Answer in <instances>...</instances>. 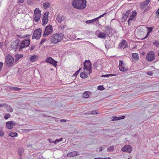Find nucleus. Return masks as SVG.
Returning <instances> with one entry per match:
<instances>
[{"mask_svg":"<svg viewBox=\"0 0 159 159\" xmlns=\"http://www.w3.org/2000/svg\"><path fill=\"white\" fill-rule=\"evenodd\" d=\"M73 7L79 9H83L86 6V1L85 0H74L72 2Z\"/></svg>","mask_w":159,"mask_h":159,"instance_id":"f257e3e1","label":"nucleus"},{"mask_svg":"<svg viewBox=\"0 0 159 159\" xmlns=\"http://www.w3.org/2000/svg\"><path fill=\"white\" fill-rule=\"evenodd\" d=\"M64 37V35L63 34H56L50 36V41L52 43H56L60 42Z\"/></svg>","mask_w":159,"mask_h":159,"instance_id":"f03ea898","label":"nucleus"},{"mask_svg":"<svg viewBox=\"0 0 159 159\" xmlns=\"http://www.w3.org/2000/svg\"><path fill=\"white\" fill-rule=\"evenodd\" d=\"M42 30L40 28H39L35 30L32 36L33 39H39L41 36L42 33Z\"/></svg>","mask_w":159,"mask_h":159,"instance_id":"7ed1b4c3","label":"nucleus"},{"mask_svg":"<svg viewBox=\"0 0 159 159\" xmlns=\"http://www.w3.org/2000/svg\"><path fill=\"white\" fill-rule=\"evenodd\" d=\"M5 59L6 65L8 66H12L14 61L13 57L11 55H8L6 56Z\"/></svg>","mask_w":159,"mask_h":159,"instance_id":"20e7f679","label":"nucleus"},{"mask_svg":"<svg viewBox=\"0 0 159 159\" xmlns=\"http://www.w3.org/2000/svg\"><path fill=\"white\" fill-rule=\"evenodd\" d=\"M52 31V26L50 25H48L46 27L43 36L44 37H47L51 34Z\"/></svg>","mask_w":159,"mask_h":159,"instance_id":"39448f33","label":"nucleus"},{"mask_svg":"<svg viewBox=\"0 0 159 159\" xmlns=\"http://www.w3.org/2000/svg\"><path fill=\"white\" fill-rule=\"evenodd\" d=\"M34 20L38 22L40 19L41 14V11L38 8H36L34 11Z\"/></svg>","mask_w":159,"mask_h":159,"instance_id":"423d86ee","label":"nucleus"},{"mask_svg":"<svg viewBox=\"0 0 159 159\" xmlns=\"http://www.w3.org/2000/svg\"><path fill=\"white\" fill-rule=\"evenodd\" d=\"M30 41L29 39L22 41L20 45L19 50L21 51L24 48L28 47L30 44Z\"/></svg>","mask_w":159,"mask_h":159,"instance_id":"0eeeda50","label":"nucleus"},{"mask_svg":"<svg viewBox=\"0 0 159 159\" xmlns=\"http://www.w3.org/2000/svg\"><path fill=\"white\" fill-rule=\"evenodd\" d=\"M155 57L154 52L152 51H149L146 56V59L148 61L154 60Z\"/></svg>","mask_w":159,"mask_h":159,"instance_id":"6e6552de","label":"nucleus"},{"mask_svg":"<svg viewBox=\"0 0 159 159\" xmlns=\"http://www.w3.org/2000/svg\"><path fill=\"white\" fill-rule=\"evenodd\" d=\"M84 70H86L88 71H92L91 69L92 68L91 65V62L89 60H86L84 63Z\"/></svg>","mask_w":159,"mask_h":159,"instance_id":"1a4fd4ad","label":"nucleus"},{"mask_svg":"<svg viewBox=\"0 0 159 159\" xmlns=\"http://www.w3.org/2000/svg\"><path fill=\"white\" fill-rule=\"evenodd\" d=\"M133 150L132 147L129 145H126L121 148V150L123 152H126L131 153Z\"/></svg>","mask_w":159,"mask_h":159,"instance_id":"9d476101","label":"nucleus"},{"mask_svg":"<svg viewBox=\"0 0 159 159\" xmlns=\"http://www.w3.org/2000/svg\"><path fill=\"white\" fill-rule=\"evenodd\" d=\"M49 13L48 12H45L42 18V25H46L48 22V15Z\"/></svg>","mask_w":159,"mask_h":159,"instance_id":"9b49d317","label":"nucleus"},{"mask_svg":"<svg viewBox=\"0 0 159 159\" xmlns=\"http://www.w3.org/2000/svg\"><path fill=\"white\" fill-rule=\"evenodd\" d=\"M46 61L47 63L52 64L55 67L57 66V61H55L51 57L47 58L46 60Z\"/></svg>","mask_w":159,"mask_h":159,"instance_id":"f8f14e48","label":"nucleus"},{"mask_svg":"<svg viewBox=\"0 0 159 159\" xmlns=\"http://www.w3.org/2000/svg\"><path fill=\"white\" fill-rule=\"evenodd\" d=\"M107 14V13H105L103 14L100 15L98 17L96 18L95 19H93L92 20H87L85 21V23L86 24H93V23L95 21L97 20L98 19L100 18L101 17H102L104 16L105 15Z\"/></svg>","mask_w":159,"mask_h":159,"instance_id":"ddd939ff","label":"nucleus"},{"mask_svg":"<svg viewBox=\"0 0 159 159\" xmlns=\"http://www.w3.org/2000/svg\"><path fill=\"white\" fill-rule=\"evenodd\" d=\"M16 125L13 121H10L6 123V125L7 128L11 129H12L13 125Z\"/></svg>","mask_w":159,"mask_h":159,"instance_id":"4468645a","label":"nucleus"},{"mask_svg":"<svg viewBox=\"0 0 159 159\" xmlns=\"http://www.w3.org/2000/svg\"><path fill=\"white\" fill-rule=\"evenodd\" d=\"M108 31L107 30H105L104 32H100L99 33L98 37L101 39H105L106 37V35H108Z\"/></svg>","mask_w":159,"mask_h":159,"instance_id":"2eb2a0df","label":"nucleus"},{"mask_svg":"<svg viewBox=\"0 0 159 159\" xmlns=\"http://www.w3.org/2000/svg\"><path fill=\"white\" fill-rule=\"evenodd\" d=\"M91 72L92 71H87V72L84 71L80 74V77L82 78H85L88 77L89 75Z\"/></svg>","mask_w":159,"mask_h":159,"instance_id":"dca6fc26","label":"nucleus"},{"mask_svg":"<svg viewBox=\"0 0 159 159\" xmlns=\"http://www.w3.org/2000/svg\"><path fill=\"white\" fill-rule=\"evenodd\" d=\"M149 2V0H146L143 3H141L140 4V8L142 9H144L146 7L148 6Z\"/></svg>","mask_w":159,"mask_h":159,"instance_id":"f3484780","label":"nucleus"},{"mask_svg":"<svg viewBox=\"0 0 159 159\" xmlns=\"http://www.w3.org/2000/svg\"><path fill=\"white\" fill-rule=\"evenodd\" d=\"M65 19V17L61 15H58L56 17V20L59 23H60Z\"/></svg>","mask_w":159,"mask_h":159,"instance_id":"a211bd4d","label":"nucleus"},{"mask_svg":"<svg viewBox=\"0 0 159 159\" xmlns=\"http://www.w3.org/2000/svg\"><path fill=\"white\" fill-rule=\"evenodd\" d=\"M128 47L127 42L125 40H123L119 45V47L120 48L123 47L124 48Z\"/></svg>","mask_w":159,"mask_h":159,"instance_id":"6ab92c4d","label":"nucleus"},{"mask_svg":"<svg viewBox=\"0 0 159 159\" xmlns=\"http://www.w3.org/2000/svg\"><path fill=\"white\" fill-rule=\"evenodd\" d=\"M77 154V152L73 151L68 153L67 154V156L68 157H71L76 156Z\"/></svg>","mask_w":159,"mask_h":159,"instance_id":"aec40b11","label":"nucleus"},{"mask_svg":"<svg viewBox=\"0 0 159 159\" xmlns=\"http://www.w3.org/2000/svg\"><path fill=\"white\" fill-rule=\"evenodd\" d=\"M139 56L138 54L137 53H133L132 54V60L133 61H136L138 60Z\"/></svg>","mask_w":159,"mask_h":159,"instance_id":"412c9836","label":"nucleus"},{"mask_svg":"<svg viewBox=\"0 0 159 159\" xmlns=\"http://www.w3.org/2000/svg\"><path fill=\"white\" fill-rule=\"evenodd\" d=\"M50 3L49 2H46L43 3V6L45 9H47L50 7Z\"/></svg>","mask_w":159,"mask_h":159,"instance_id":"4be33fe9","label":"nucleus"},{"mask_svg":"<svg viewBox=\"0 0 159 159\" xmlns=\"http://www.w3.org/2000/svg\"><path fill=\"white\" fill-rule=\"evenodd\" d=\"M24 152V150L23 149L21 148H20L18 149V153H19V155L20 156V157L21 159H22L21 158V156L22 155L23 153Z\"/></svg>","mask_w":159,"mask_h":159,"instance_id":"5701e85b","label":"nucleus"},{"mask_svg":"<svg viewBox=\"0 0 159 159\" xmlns=\"http://www.w3.org/2000/svg\"><path fill=\"white\" fill-rule=\"evenodd\" d=\"M38 58V56L36 55L32 56L30 57V60L32 62H35Z\"/></svg>","mask_w":159,"mask_h":159,"instance_id":"b1692460","label":"nucleus"},{"mask_svg":"<svg viewBox=\"0 0 159 159\" xmlns=\"http://www.w3.org/2000/svg\"><path fill=\"white\" fill-rule=\"evenodd\" d=\"M119 67L120 70L121 71H125L127 70L124 67V65H119Z\"/></svg>","mask_w":159,"mask_h":159,"instance_id":"393cba45","label":"nucleus"},{"mask_svg":"<svg viewBox=\"0 0 159 159\" xmlns=\"http://www.w3.org/2000/svg\"><path fill=\"white\" fill-rule=\"evenodd\" d=\"M15 43L16 44V48H17V47L20 44V40L19 39H17L15 41Z\"/></svg>","mask_w":159,"mask_h":159,"instance_id":"a878e982","label":"nucleus"},{"mask_svg":"<svg viewBox=\"0 0 159 159\" xmlns=\"http://www.w3.org/2000/svg\"><path fill=\"white\" fill-rule=\"evenodd\" d=\"M21 57V55L19 54H16L15 56V61L16 62H17Z\"/></svg>","mask_w":159,"mask_h":159,"instance_id":"bb28decb","label":"nucleus"},{"mask_svg":"<svg viewBox=\"0 0 159 159\" xmlns=\"http://www.w3.org/2000/svg\"><path fill=\"white\" fill-rule=\"evenodd\" d=\"M114 150V147L113 146H111L107 148V151L108 152H113Z\"/></svg>","mask_w":159,"mask_h":159,"instance_id":"cd10ccee","label":"nucleus"},{"mask_svg":"<svg viewBox=\"0 0 159 159\" xmlns=\"http://www.w3.org/2000/svg\"><path fill=\"white\" fill-rule=\"evenodd\" d=\"M88 93L89 92L88 91L85 92L83 94V98H88L89 97V95Z\"/></svg>","mask_w":159,"mask_h":159,"instance_id":"c85d7f7f","label":"nucleus"},{"mask_svg":"<svg viewBox=\"0 0 159 159\" xmlns=\"http://www.w3.org/2000/svg\"><path fill=\"white\" fill-rule=\"evenodd\" d=\"M6 107H7V109L8 111H9L10 112H12L13 111V109L10 106L7 104Z\"/></svg>","mask_w":159,"mask_h":159,"instance_id":"c756f323","label":"nucleus"},{"mask_svg":"<svg viewBox=\"0 0 159 159\" xmlns=\"http://www.w3.org/2000/svg\"><path fill=\"white\" fill-rule=\"evenodd\" d=\"M10 89L15 91H19L21 90V88L16 87H11Z\"/></svg>","mask_w":159,"mask_h":159,"instance_id":"7c9ffc66","label":"nucleus"},{"mask_svg":"<svg viewBox=\"0 0 159 159\" xmlns=\"http://www.w3.org/2000/svg\"><path fill=\"white\" fill-rule=\"evenodd\" d=\"M18 134L16 132H11L10 134L9 135L11 137H14L17 136Z\"/></svg>","mask_w":159,"mask_h":159,"instance_id":"2f4dec72","label":"nucleus"},{"mask_svg":"<svg viewBox=\"0 0 159 159\" xmlns=\"http://www.w3.org/2000/svg\"><path fill=\"white\" fill-rule=\"evenodd\" d=\"M11 116V115L9 113L6 114L4 116V118L5 119H7L9 118Z\"/></svg>","mask_w":159,"mask_h":159,"instance_id":"473e14b6","label":"nucleus"},{"mask_svg":"<svg viewBox=\"0 0 159 159\" xmlns=\"http://www.w3.org/2000/svg\"><path fill=\"white\" fill-rule=\"evenodd\" d=\"M132 15H131V17H132V18H134L136 16V12L135 11H133L132 13Z\"/></svg>","mask_w":159,"mask_h":159,"instance_id":"72a5a7b5","label":"nucleus"},{"mask_svg":"<svg viewBox=\"0 0 159 159\" xmlns=\"http://www.w3.org/2000/svg\"><path fill=\"white\" fill-rule=\"evenodd\" d=\"M105 28L106 29V30H107L108 31V33L109 34L110 33L109 32L111 30L110 27L108 26H105Z\"/></svg>","mask_w":159,"mask_h":159,"instance_id":"f704fd0d","label":"nucleus"},{"mask_svg":"<svg viewBox=\"0 0 159 159\" xmlns=\"http://www.w3.org/2000/svg\"><path fill=\"white\" fill-rule=\"evenodd\" d=\"M62 139V138H61L60 139H57L55 141H54V143L55 144H57L59 142L61 141Z\"/></svg>","mask_w":159,"mask_h":159,"instance_id":"c9c22d12","label":"nucleus"},{"mask_svg":"<svg viewBox=\"0 0 159 159\" xmlns=\"http://www.w3.org/2000/svg\"><path fill=\"white\" fill-rule=\"evenodd\" d=\"M159 44V42L157 41H156L153 42V44L156 46L157 47H158V45Z\"/></svg>","mask_w":159,"mask_h":159,"instance_id":"e433bc0d","label":"nucleus"},{"mask_svg":"<svg viewBox=\"0 0 159 159\" xmlns=\"http://www.w3.org/2000/svg\"><path fill=\"white\" fill-rule=\"evenodd\" d=\"M120 120V119L119 117H117L116 116H114L113 117V119L112 120V121L114 120Z\"/></svg>","mask_w":159,"mask_h":159,"instance_id":"4c0bfd02","label":"nucleus"},{"mask_svg":"<svg viewBox=\"0 0 159 159\" xmlns=\"http://www.w3.org/2000/svg\"><path fill=\"white\" fill-rule=\"evenodd\" d=\"M98 90H102L104 89L103 86L102 85H99L98 87Z\"/></svg>","mask_w":159,"mask_h":159,"instance_id":"58836bf2","label":"nucleus"},{"mask_svg":"<svg viewBox=\"0 0 159 159\" xmlns=\"http://www.w3.org/2000/svg\"><path fill=\"white\" fill-rule=\"evenodd\" d=\"M116 75H113V74H107L104 75H102V77H109L111 76H115Z\"/></svg>","mask_w":159,"mask_h":159,"instance_id":"ea45409f","label":"nucleus"},{"mask_svg":"<svg viewBox=\"0 0 159 159\" xmlns=\"http://www.w3.org/2000/svg\"><path fill=\"white\" fill-rule=\"evenodd\" d=\"M27 3L29 5H31L33 4V2L31 0H28L27 1Z\"/></svg>","mask_w":159,"mask_h":159,"instance_id":"a19ab883","label":"nucleus"},{"mask_svg":"<svg viewBox=\"0 0 159 159\" xmlns=\"http://www.w3.org/2000/svg\"><path fill=\"white\" fill-rule=\"evenodd\" d=\"M128 16L127 15H126L125 14L124 15L123 17L122 18V19H124V21L126 20L128 17Z\"/></svg>","mask_w":159,"mask_h":159,"instance_id":"79ce46f5","label":"nucleus"},{"mask_svg":"<svg viewBox=\"0 0 159 159\" xmlns=\"http://www.w3.org/2000/svg\"><path fill=\"white\" fill-rule=\"evenodd\" d=\"M17 3L19 4L23 3L24 2V0H17Z\"/></svg>","mask_w":159,"mask_h":159,"instance_id":"37998d69","label":"nucleus"},{"mask_svg":"<svg viewBox=\"0 0 159 159\" xmlns=\"http://www.w3.org/2000/svg\"><path fill=\"white\" fill-rule=\"evenodd\" d=\"M6 105H7V104L6 103L1 104H0V108L2 107H6Z\"/></svg>","mask_w":159,"mask_h":159,"instance_id":"c03bdc74","label":"nucleus"},{"mask_svg":"<svg viewBox=\"0 0 159 159\" xmlns=\"http://www.w3.org/2000/svg\"><path fill=\"white\" fill-rule=\"evenodd\" d=\"M131 10H128L127 12H126V13L125 14L126 15L128 16L129 15V14L130 13V12H131Z\"/></svg>","mask_w":159,"mask_h":159,"instance_id":"a18cd8bd","label":"nucleus"},{"mask_svg":"<svg viewBox=\"0 0 159 159\" xmlns=\"http://www.w3.org/2000/svg\"><path fill=\"white\" fill-rule=\"evenodd\" d=\"M46 38H43L42 40L41 41V42H40V44H41L42 43H43L44 42H45V41H46Z\"/></svg>","mask_w":159,"mask_h":159,"instance_id":"49530a36","label":"nucleus"},{"mask_svg":"<svg viewBox=\"0 0 159 159\" xmlns=\"http://www.w3.org/2000/svg\"><path fill=\"white\" fill-rule=\"evenodd\" d=\"M148 31L149 32H151L153 30V28L152 27H147Z\"/></svg>","mask_w":159,"mask_h":159,"instance_id":"de8ad7c7","label":"nucleus"},{"mask_svg":"<svg viewBox=\"0 0 159 159\" xmlns=\"http://www.w3.org/2000/svg\"><path fill=\"white\" fill-rule=\"evenodd\" d=\"M4 135V132L2 130H0V136H3Z\"/></svg>","mask_w":159,"mask_h":159,"instance_id":"09e8293b","label":"nucleus"},{"mask_svg":"<svg viewBox=\"0 0 159 159\" xmlns=\"http://www.w3.org/2000/svg\"><path fill=\"white\" fill-rule=\"evenodd\" d=\"M147 75H153V73L152 71H148L147 73Z\"/></svg>","mask_w":159,"mask_h":159,"instance_id":"8fccbe9b","label":"nucleus"},{"mask_svg":"<svg viewBox=\"0 0 159 159\" xmlns=\"http://www.w3.org/2000/svg\"><path fill=\"white\" fill-rule=\"evenodd\" d=\"M133 18H132V17H131V16H130V17L129 18L128 20V22L129 24V23H130V21L132 20Z\"/></svg>","mask_w":159,"mask_h":159,"instance_id":"3c124183","label":"nucleus"},{"mask_svg":"<svg viewBox=\"0 0 159 159\" xmlns=\"http://www.w3.org/2000/svg\"><path fill=\"white\" fill-rule=\"evenodd\" d=\"M35 45H32L30 48V51H32V50H33L34 48H35Z\"/></svg>","mask_w":159,"mask_h":159,"instance_id":"603ef678","label":"nucleus"},{"mask_svg":"<svg viewBox=\"0 0 159 159\" xmlns=\"http://www.w3.org/2000/svg\"><path fill=\"white\" fill-rule=\"evenodd\" d=\"M3 65V63L2 62H0V70H1L2 68Z\"/></svg>","mask_w":159,"mask_h":159,"instance_id":"864d4df0","label":"nucleus"},{"mask_svg":"<svg viewBox=\"0 0 159 159\" xmlns=\"http://www.w3.org/2000/svg\"><path fill=\"white\" fill-rule=\"evenodd\" d=\"M124 65V63H123V62L122 61H120L119 62V65Z\"/></svg>","mask_w":159,"mask_h":159,"instance_id":"5fc2aeb1","label":"nucleus"},{"mask_svg":"<svg viewBox=\"0 0 159 159\" xmlns=\"http://www.w3.org/2000/svg\"><path fill=\"white\" fill-rule=\"evenodd\" d=\"M92 114H97V113L95 111H92Z\"/></svg>","mask_w":159,"mask_h":159,"instance_id":"6e6d98bb","label":"nucleus"},{"mask_svg":"<svg viewBox=\"0 0 159 159\" xmlns=\"http://www.w3.org/2000/svg\"><path fill=\"white\" fill-rule=\"evenodd\" d=\"M17 36H18V37H19V38H23V35H21V34L17 35Z\"/></svg>","mask_w":159,"mask_h":159,"instance_id":"4d7b16f0","label":"nucleus"},{"mask_svg":"<svg viewBox=\"0 0 159 159\" xmlns=\"http://www.w3.org/2000/svg\"><path fill=\"white\" fill-rule=\"evenodd\" d=\"M80 69H79V70H78V71H77L75 72V74H74V75H77L79 73V71H80Z\"/></svg>","mask_w":159,"mask_h":159,"instance_id":"13d9d810","label":"nucleus"},{"mask_svg":"<svg viewBox=\"0 0 159 159\" xmlns=\"http://www.w3.org/2000/svg\"><path fill=\"white\" fill-rule=\"evenodd\" d=\"M29 36H30V35L28 34H27L26 35H23V38H26V37H28Z\"/></svg>","mask_w":159,"mask_h":159,"instance_id":"bf43d9fd","label":"nucleus"},{"mask_svg":"<svg viewBox=\"0 0 159 159\" xmlns=\"http://www.w3.org/2000/svg\"><path fill=\"white\" fill-rule=\"evenodd\" d=\"M150 33V32H149L148 31V33H147V35H146V36L145 38H144L143 39H145V38H147L148 37V35Z\"/></svg>","mask_w":159,"mask_h":159,"instance_id":"052dcab7","label":"nucleus"},{"mask_svg":"<svg viewBox=\"0 0 159 159\" xmlns=\"http://www.w3.org/2000/svg\"><path fill=\"white\" fill-rule=\"evenodd\" d=\"M66 26V25H61V29H63Z\"/></svg>","mask_w":159,"mask_h":159,"instance_id":"680f3d73","label":"nucleus"},{"mask_svg":"<svg viewBox=\"0 0 159 159\" xmlns=\"http://www.w3.org/2000/svg\"><path fill=\"white\" fill-rule=\"evenodd\" d=\"M120 119H124L125 118V116H122L121 117H120Z\"/></svg>","mask_w":159,"mask_h":159,"instance_id":"e2e57ef3","label":"nucleus"},{"mask_svg":"<svg viewBox=\"0 0 159 159\" xmlns=\"http://www.w3.org/2000/svg\"><path fill=\"white\" fill-rule=\"evenodd\" d=\"M156 13L158 15H159V8L156 11Z\"/></svg>","mask_w":159,"mask_h":159,"instance_id":"0e129e2a","label":"nucleus"},{"mask_svg":"<svg viewBox=\"0 0 159 159\" xmlns=\"http://www.w3.org/2000/svg\"><path fill=\"white\" fill-rule=\"evenodd\" d=\"M48 140H49V142H50V143H54V142H53V141H52V139H48Z\"/></svg>","mask_w":159,"mask_h":159,"instance_id":"69168bd1","label":"nucleus"},{"mask_svg":"<svg viewBox=\"0 0 159 159\" xmlns=\"http://www.w3.org/2000/svg\"><path fill=\"white\" fill-rule=\"evenodd\" d=\"M60 121L61 122H66V120H65L61 119V120Z\"/></svg>","mask_w":159,"mask_h":159,"instance_id":"338daca9","label":"nucleus"},{"mask_svg":"<svg viewBox=\"0 0 159 159\" xmlns=\"http://www.w3.org/2000/svg\"><path fill=\"white\" fill-rule=\"evenodd\" d=\"M104 159H112L110 157L103 158Z\"/></svg>","mask_w":159,"mask_h":159,"instance_id":"774afa93","label":"nucleus"}]
</instances>
